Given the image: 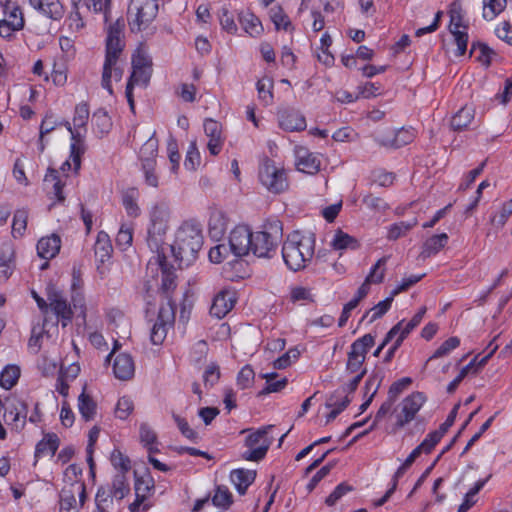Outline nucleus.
Instances as JSON below:
<instances>
[{
	"label": "nucleus",
	"instance_id": "f257e3e1",
	"mask_svg": "<svg viewBox=\"0 0 512 512\" xmlns=\"http://www.w3.org/2000/svg\"><path fill=\"white\" fill-rule=\"evenodd\" d=\"M156 264L162 273L161 291L165 294L167 302L162 304L157 319L150 330V340L154 345H161L165 340L168 330L175 322V304L172 302L170 294L176 288L175 273L169 268L166 256L163 252H158L149 261V265Z\"/></svg>",
	"mask_w": 512,
	"mask_h": 512
},
{
	"label": "nucleus",
	"instance_id": "f03ea898",
	"mask_svg": "<svg viewBox=\"0 0 512 512\" xmlns=\"http://www.w3.org/2000/svg\"><path fill=\"white\" fill-rule=\"evenodd\" d=\"M316 239L313 233H290L282 246V257L292 271H300L308 266L315 254Z\"/></svg>",
	"mask_w": 512,
	"mask_h": 512
},
{
	"label": "nucleus",
	"instance_id": "7ed1b4c3",
	"mask_svg": "<svg viewBox=\"0 0 512 512\" xmlns=\"http://www.w3.org/2000/svg\"><path fill=\"white\" fill-rule=\"evenodd\" d=\"M203 244V236L198 225L184 222L175 233L171 250L181 268L190 266L196 259Z\"/></svg>",
	"mask_w": 512,
	"mask_h": 512
},
{
	"label": "nucleus",
	"instance_id": "20e7f679",
	"mask_svg": "<svg viewBox=\"0 0 512 512\" xmlns=\"http://www.w3.org/2000/svg\"><path fill=\"white\" fill-rule=\"evenodd\" d=\"M124 27V20L117 19L116 22L110 24L107 29L106 54L103 65L101 85L110 95H113V88L111 84L112 66L118 63L119 57L124 48Z\"/></svg>",
	"mask_w": 512,
	"mask_h": 512
},
{
	"label": "nucleus",
	"instance_id": "39448f33",
	"mask_svg": "<svg viewBox=\"0 0 512 512\" xmlns=\"http://www.w3.org/2000/svg\"><path fill=\"white\" fill-rule=\"evenodd\" d=\"M282 239L280 221H273L263 226V230L253 233L251 252L260 258H272Z\"/></svg>",
	"mask_w": 512,
	"mask_h": 512
},
{
	"label": "nucleus",
	"instance_id": "423d86ee",
	"mask_svg": "<svg viewBox=\"0 0 512 512\" xmlns=\"http://www.w3.org/2000/svg\"><path fill=\"white\" fill-rule=\"evenodd\" d=\"M170 210L164 203L155 204L150 211V226L148 229V245L155 249L156 254L164 243V237L169 227Z\"/></svg>",
	"mask_w": 512,
	"mask_h": 512
},
{
	"label": "nucleus",
	"instance_id": "0eeeda50",
	"mask_svg": "<svg viewBox=\"0 0 512 512\" xmlns=\"http://www.w3.org/2000/svg\"><path fill=\"white\" fill-rule=\"evenodd\" d=\"M158 13L157 0H131L128 8V23L132 32L145 30Z\"/></svg>",
	"mask_w": 512,
	"mask_h": 512
},
{
	"label": "nucleus",
	"instance_id": "6e6552de",
	"mask_svg": "<svg viewBox=\"0 0 512 512\" xmlns=\"http://www.w3.org/2000/svg\"><path fill=\"white\" fill-rule=\"evenodd\" d=\"M374 343V337L371 334H365L351 344L346 363V372L360 374L362 371H366L364 362L368 351L373 347Z\"/></svg>",
	"mask_w": 512,
	"mask_h": 512
},
{
	"label": "nucleus",
	"instance_id": "1a4fd4ad",
	"mask_svg": "<svg viewBox=\"0 0 512 512\" xmlns=\"http://www.w3.org/2000/svg\"><path fill=\"white\" fill-rule=\"evenodd\" d=\"M450 24L449 30L454 37V42L457 45L455 55L462 56L467 50L468 43V26L464 23V15L460 4L453 3L450 11Z\"/></svg>",
	"mask_w": 512,
	"mask_h": 512
},
{
	"label": "nucleus",
	"instance_id": "9d476101",
	"mask_svg": "<svg viewBox=\"0 0 512 512\" xmlns=\"http://www.w3.org/2000/svg\"><path fill=\"white\" fill-rule=\"evenodd\" d=\"M261 183L272 193H281L288 188L285 170L278 168L272 161L266 160L260 170Z\"/></svg>",
	"mask_w": 512,
	"mask_h": 512
},
{
	"label": "nucleus",
	"instance_id": "9b49d317",
	"mask_svg": "<svg viewBox=\"0 0 512 512\" xmlns=\"http://www.w3.org/2000/svg\"><path fill=\"white\" fill-rule=\"evenodd\" d=\"M272 426L258 429L246 438L248 450L243 453V458L248 461H259L263 459L268 451L271 441L267 438L268 430Z\"/></svg>",
	"mask_w": 512,
	"mask_h": 512
},
{
	"label": "nucleus",
	"instance_id": "f8f14e48",
	"mask_svg": "<svg viewBox=\"0 0 512 512\" xmlns=\"http://www.w3.org/2000/svg\"><path fill=\"white\" fill-rule=\"evenodd\" d=\"M426 402V396L422 392H413L400 403V412L396 415L395 427L403 428L410 423Z\"/></svg>",
	"mask_w": 512,
	"mask_h": 512
},
{
	"label": "nucleus",
	"instance_id": "ddd939ff",
	"mask_svg": "<svg viewBox=\"0 0 512 512\" xmlns=\"http://www.w3.org/2000/svg\"><path fill=\"white\" fill-rule=\"evenodd\" d=\"M253 241V233L246 225L236 226L229 236L230 251L236 257H242L251 252V242Z\"/></svg>",
	"mask_w": 512,
	"mask_h": 512
},
{
	"label": "nucleus",
	"instance_id": "4468645a",
	"mask_svg": "<svg viewBox=\"0 0 512 512\" xmlns=\"http://www.w3.org/2000/svg\"><path fill=\"white\" fill-rule=\"evenodd\" d=\"M60 126L63 125L71 134L70 145V159L73 164L74 171L77 172L81 166V157L85 152L84 134L80 130L72 127L69 121L59 122Z\"/></svg>",
	"mask_w": 512,
	"mask_h": 512
},
{
	"label": "nucleus",
	"instance_id": "2eb2a0df",
	"mask_svg": "<svg viewBox=\"0 0 512 512\" xmlns=\"http://www.w3.org/2000/svg\"><path fill=\"white\" fill-rule=\"evenodd\" d=\"M297 169L307 174H315L320 170L321 160L306 147L297 146L294 150Z\"/></svg>",
	"mask_w": 512,
	"mask_h": 512
},
{
	"label": "nucleus",
	"instance_id": "dca6fc26",
	"mask_svg": "<svg viewBox=\"0 0 512 512\" xmlns=\"http://www.w3.org/2000/svg\"><path fill=\"white\" fill-rule=\"evenodd\" d=\"M49 309L61 321L63 327H66L72 320L73 311L65 297L59 292H53L48 295Z\"/></svg>",
	"mask_w": 512,
	"mask_h": 512
},
{
	"label": "nucleus",
	"instance_id": "f3484780",
	"mask_svg": "<svg viewBox=\"0 0 512 512\" xmlns=\"http://www.w3.org/2000/svg\"><path fill=\"white\" fill-rule=\"evenodd\" d=\"M153 489L154 483L152 479L143 477L136 478L134 485L136 498L134 502L130 504L129 510L131 512H138L141 506H143V510H148L150 505L145 504V501Z\"/></svg>",
	"mask_w": 512,
	"mask_h": 512
},
{
	"label": "nucleus",
	"instance_id": "a211bd4d",
	"mask_svg": "<svg viewBox=\"0 0 512 512\" xmlns=\"http://www.w3.org/2000/svg\"><path fill=\"white\" fill-rule=\"evenodd\" d=\"M205 135L209 138L207 148L212 155H218L222 150V126L213 119H206L203 124Z\"/></svg>",
	"mask_w": 512,
	"mask_h": 512
},
{
	"label": "nucleus",
	"instance_id": "6ab92c4d",
	"mask_svg": "<svg viewBox=\"0 0 512 512\" xmlns=\"http://www.w3.org/2000/svg\"><path fill=\"white\" fill-rule=\"evenodd\" d=\"M236 303L235 293L232 291H221L213 299L210 314L218 319L224 318Z\"/></svg>",
	"mask_w": 512,
	"mask_h": 512
},
{
	"label": "nucleus",
	"instance_id": "aec40b11",
	"mask_svg": "<svg viewBox=\"0 0 512 512\" xmlns=\"http://www.w3.org/2000/svg\"><path fill=\"white\" fill-rule=\"evenodd\" d=\"M29 4L47 18L59 21L65 14V9L60 0H28Z\"/></svg>",
	"mask_w": 512,
	"mask_h": 512
},
{
	"label": "nucleus",
	"instance_id": "412c9836",
	"mask_svg": "<svg viewBox=\"0 0 512 512\" xmlns=\"http://www.w3.org/2000/svg\"><path fill=\"white\" fill-rule=\"evenodd\" d=\"M279 125L282 129L290 132L303 131L306 129V119L297 110L285 109L278 114Z\"/></svg>",
	"mask_w": 512,
	"mask_h": 512
},
{
	"label": "nucleus",
	"instance_id": "4be33fe9",
	"mask_svg": "<svg viewBox=\"0 0 512 512\" xmlns=\"http://www.w3.org/2000/svg\"><path fill=\"white\" fill-rule=\"evenodd\" d=\"M351 398L345 394V391H334L326 401V407L330 409L327 415L326 422L329 423L334 420L346 407L350 404Z\"/></svg>",
	"mask_w": 512,
	"mask_h": 512
},
{
	"label": "nucleus",
	"instance_id": "5701e85b",
	"mask_svg": "<svg viewBox=\"0 0 512 512\" xmlns=\"http://www.w3.org/2000/svg\"><path fill=\"white\" fill-rule=\"evenodd\" d=\"M135 366L133 358L127 353L116 356L113 364V373L120 380H129L134 376Z\"/></svg>",
	"mask_w": 512,
	"mask_h": 512
},
{
	"label": "nucleus",
	"instance_id": "b1692460",
	"mask_svg": "<svg viewBox=\"0 0 512 512\" xmlns=\"http://www.w3.org/2000/svg\"><path fill=\"white\" fill-rule=\"evenodd\" d=\"M86 499V488L83 482L75 481L65 485L60 492V500L79 503L82 506Z\"/></svg>",
	"mask_w": 512,
	"mask_h": 512
},
{
	"label": "nucleus",
	"instance_id": "393cba45",
	"mask_svg": "<svg viewBox=\"0 0 512 512\" xmlns=\"http://www.w3.org/2000/svg\"><path fill=\"white\" fill-rule=\"evenodd\" d=\"M61 247V239L58 235L52 234L42 237L37 243V253L39 257L49 260L54 258Z\"/></svg>",
	"mask_w": 512,
	"mask_h": 512
},
{
	"label": "nucleus",
	"instance_id": "a878e982",
	"mask_svg": "<svg viewBox=\"0 0 512 512\" xmlns=\"http://www.w3.org/2000/svg\"><path fill=\"white\" fill-rule=\"evenodd\" d=\"M414 139L413 129L401 128L393 133V138H379L378 141L381 145L389 148H401Z\"/></svg>",
	"mask_w": 512,
	"mask_h": 512
},
{
	"label": "nucleus",
	"instance_id": "bb28decb",
	"mask_svg": "<svg viewBox=\"0 0 512 512\" xmlns=\"http://www.w3.org/2000/svg\"><path fill=\"white\" fill-rule=\"evenodd\" d=\"M256 472L247 469H235L230 474V479L240 494H245L247 488L254 482Z\"/></svg>",
	"mask_w": 512,
	"mask_h": 512
},
{
	"label": "nucleus",
	"instance_id": "cd10ccee",
	"mask_svg": "<svg viewBox=\"0 0 512 512\" xmlns=\"http://www.w3.org/2000/svg\"><path fill=\"white\" fill-rule=\"evenodd\" d=\"M60 439L55 433H46L42 440H40L35 448V458L43 456H54L59 448Z\"/></svg>",
	"mask_w": 512,
	"mask_h": 512
},
{
	"label": "nucleus",
	"instance_id": "c85d7f7f",
	"mask_svg": "<svg viewBox=\"0 0 512 512\" xmlns=\"http://www.w3.org/2000/svg\"><path fill=\"white\" fill-rule=\"evenodd\" d=\"M94 252L97 260L101 263H105L109 260L113 253V247L109 235L100 231L97 234L96 242L94 245Z\"/></svg>",
	"mask_w": 512,
	"mask_h": 512
},
{
	"label": "nucleus",
	"instance_id": "c756f323",
	"mask_svg": "<svg viewBox=\"0 0 512 512\" xmlns=\"http://www.w3.org/2000/svg\"><path fill=\"white\" fill-rule=\"evenodd\" d=\"M238 20L244 31L252 37L259 36L263 31L259 18L249 11H242L238 16Z\"/></svg>",
	"mask_w": 512,
	"mask_h": 512
},
{
	"label": "nucleus",
	"instance_id": "7c9ffc66",
	"mask_svg": "<svg viewBox=\"0 0 512 512\" xmlns=\"http://www.w3.org/2000/svg\"><path fill=\"white\" fill-rule=\"evenodd\" d=\"M448 239L449 237L446 233L433 235L432 237L428 238L423 244L421 256L426 259L432 255L437 254L446 246Z\"/></svg>",
	"mask_w": 512,
	"mask_h": 512
},
{
	"label": "nucleus",
	"instance_id": "2f4dec72",
	"mask_svg": "<svg viewBox=\"0 0 512 512\" xmlns=\"http://www.w3.org/2000/svg\"><path fill=\"white\" fill-rule=\"evenodd\" d=\"M14 270V251L7 245L0 252V282H5Z\"/></svg>",
	"mask_w": 512,
	"mask_h": 512
},
{
	"label": "nucleus",
	"instance_id": "473e14b6",
	"mask_svg": "<svg viewBox=\"0 0 512 512\" xmlns=\"http://www.w3.org/2000/svg\"><path fill=\"white\" fill-rule=\"evenodd\" d=\"M475 117V111L472 107H462L451 119V127L455 131L468 129Z\"/></svg>",
	"mask_w": 512,
	"mask_h": 512
},
{
	"label": "nucleus",
	"instance_id": "72a5a7b5",
	"mask_svg": "<svg viewBox=\"0 0 512 512\" xmlns=\"http://www.w3.org/2000/svg\"><path fill=\"white\" fill-rule=\"evenodd\" d=\"M78 410L81 417L86 421H92L97 414V404L92 397L83 391L78 397Z\"/></svg>",
	"mask_w": 512,
	"mask_h": 512
},
{
	"label": "nucleus",
	"instance_id": "f704fd0d",
	"mask_svg": "<svg viewBox=\"0 0 512 512\" xmlns=\"http://www.w3.org/2000/svg\"><path fill=\"white\" fill-rule=\"evenodd\" d=\"M44 182L46 184H52V194L57 199L58 202H63L65 200V196L63 195V186L65 183L62 182L59 172L53 168H48L47 173L44 177Z\"/></svg>",
	"mask_w": 512,
	"mask_h": 512
},
{
	"label": "nucleus",
	"instance_id": "c9c22d12",
	"mask_svg": "<svg viewBox=\"0 0 512 512\" xmlns=\"http://www.w3.org/2000/svg\"><path fill=\"white\" fill-rule=\"evenodd\" d=\"M92 125L96 134L103 137L110 131L112 122L107 112L100 109L93 114Z\"/></svg>",
	"mask_w": 512,
	"mask_h": 512
},
{
	"label": "nucleus",
	"instance_id": "e433bc0d",
	"mask_svg": "<svg viewBox=\"0 0 512 512\" xmlns=\"http://www.w3.org/2000/svg\"><path fill=\"white\" fill-rule=\"evenodd\" d=\"M417 223V219L413 218L410 221H400L390 225L387 228V239L394 241L405 236Z\"/></svg>",
	"mask_w": 512,
	"mask_h": 512
},
{
	"label": "nucleus",
	"instance_id": "4c0bfd02",
	"mask_svg": "<svg viewBox=\"0 0 512 512\" xmlns=\"http://www.w3.org/2000/svg\"><path fill=\"white\" fill-rule=\"evenodd\" d=\"M142 171L145 184L152 188H158L159 176L156 173V159L152 157L145 158L142 163Z\"/></svg>",
	"mask_w": 512,
	"mask_h": 512
},
{
	"label": "nucleus",
	"instance_id": "58836bf2",
	"mask_svg": "<svg viewBox=\"0 0 512 512\" xmlns=\"http://www.w3.org/2000/svg\"><path fill=\"white\" fill-rule=\"evenodd\" d=\"M270 19L275 25L276 30L292 31L293 26L288 15L279 6H274L269 12Z\"/></svg>",
	"mask_w": 512,
	"mask_h": 512
},
{
	"label": "nucleus",
	"instance_id": "ea45409f",
	"mask_svg": "<svg viewBox=\"0 0 512 512\" xmlns=\"http://www.w3.org/2000/svg\"><path fill=\"white\" fill-rule=\"evenodd\" d=\"M332 246L335 250H355L360 246V244L356 238L339 230L334 235V238L332 240Z\"/></svg>",
	"mask_w": 512,
	"mask_h": 512
},
{
	"label": "nucleus",
	"instance_id": "a19ab883",
	"mask_svg": "<svg viewBox=\"0 0 512 512\" xmlns=\"http://www.w3.org/2000/svg\"><path fill=\"white\" fill-rule=\"evenodd\" d=\"M114 498L122 500L130 491L126 474L117 473L113 480L112 485L109 487Z\"/></svg>",
	"mask_w": 512,
	"mask_h": 512
},
{
	"label": "nucleus",
	"instance_id": "79ce46f5",
	"mask_svg": "<svg viewBox=\"0 0 512 512\" xmlns=\"http://www.w3.org/2000/svg\"><path fill=\"white\" fill-rule=\"evenodd\" d=\"M140 442L147 447L149 453L157 452L158 449L154 447L157 443V435L148 423H141L139 427Z\"/></svg>",
	"mask_w": 512,
	"mask_h": 512
},
{
	"label": "nucleus",
	"instance_id": "37998d69",
	"mask_svg": "<svg viewBox=\"0 0 512 512\" xmlns=\"http://www.w3.org/2000/svg\"><path fill=\"white\" fill-rule=\"evenodd\" d=\"M20 377V369L16 365H7L0 374V385L6 390L11 389Z\"/></svg>",
	"mask_w": 512,
	"mask_h": 512
},
{
	"label": "nucleus",
	"instance_id": "c03bdc74",
	"mask_svg": "<svg viewBox=\"0 0 512 512\" xmlns=\"http://www.w3.org/2000/svg\"><path fill=\"white\" fill-rule=\"evenodd\" d=\"M507 0H483V18L495 19L506 7Z\"/></svg>",
	"mask_w": 512,
	"mask_h": 512
},
{
	"label": "nucleus",
	"instance_id": "a18cd8bd",
	"mask_svg": "<svg viewBox=\"0 0 512 512\" xmlns=\"http://www.w3.org/2000/svg\"><path fill=\"white\" fill-rule=\"evenodd\" d=\"M28 211L18 209L15 211L12 222V235L14 238L22 237L27 228Z\"/></svg>",
	"mask_w": 512,
	"mask_h": 512
},
{
	"label": "nucleus",
	"instance_id": "49530a36",
	"mask_svg": "<svg viewBox=\"0 0 512 512\" xmlns=\"http://www.w3.org/2000/svg\"><path fill=\"white\" fill-rule=\"evenodd\" d=\"M258 97L261 102L268 106L273 102V81L270 78H262L257 84Z\"/></svg>",
	"mask_w": 512,
	"mask_h": 512
},
{
	"label": "nucleus",
	"instance_id": "de8ad7c7",
	"mask_svg": "<svg viewBox=\"0 0 512 512\" xmlns=\"http://www.w3.org/2000/svg\"><path fill=\"white\" fill-rule=\"evenodd\" d=\"M494 342H495V339L489 343L488 349H490V351L486 356L482 357L481 359H479V357L476 356L472 359V361L470 363H468L466 366L463 367V368H467V370H466L467 375L470 372H472L473 374H477L486 365L489 358L495 353V351L498 348V345L495 344Z\"/></svg>",
	"mask_w": 512,
	"mask_h": 512
},
{
	"label": "nucleus",
	"instance_id": "09e8293b",
	"mask_svg": "<svg viewBox=\"0 0 512 512\" xmlns=\"http://www.w3.org/2000/svg\"><path fill=\"white\" fill-rule=\"evenodd\" d=\"M5 15L6 18L4 20L10 22L11 27L18 28L19 30L24 27V18L19 6H11L10 3H8L5 6Z\"/></svg>",
	"mask_w": 512,
	"mask_h": 512
},
{
	"label": "nucleus",
	"instance_id": "8fccbe9b",
	"mask_svg": "<svg viewBox=\"0 0 512 512\" xmlns=\"http://www.w3.org/2000/svg\"><path fill=\"white\" fill-rule=\"evenodd\" d=\"M7 417L11 423H15L18 426V422L21 421V426L25 424L27 417V404L24 401L17 400L13 405V408L7 412Z\"/></svg>",
	"mask_w": 512,
	"mask_h": 512
},
{
	"label": "nucleus",
	"instance_id": "3c124183",
	"mask_svg": "<svg viewBox=\"0 0 512 512\" xmlns=\"http://www.w3.org/2000/svg\"><path fill=\"white\" fill-rule=\"evenodd\" d=\"M276 376V373H266L263 375V378L266 379V386L260 392V395L279 392L287 385V379L285 377L281 378L280 380L274 381Z\"/></svg>",
	"mask_w": 512,
	"mask_h": 512
},
{
	"label": "nucleus",
	"instance_id": "603ef678",
	"mask_svg": "<svg viewBox=\"0 0 512 512\" xmlns=\"http://www.w3.org/2000/svg\"><path fill=\"white\" fill-rule=\"evenodd\" d=\"M201 157L197 148L196 141H191L186 152L184 166L186 169L194 171L200 165Z\"/></svg>",
	"mask_w": 512,
	"mask_h": 512
},
{
	"label": "nucleus",
	"instance_id": "864d4df0",
	"mask_svg": "<svg viewBox=\"0 0 512 512\" xmlns=\"http://www.w3.org/2000/svg\"><path fill=\"white\" fill-rule=\"evenodd\" d=\"M89 119V107L87 103H80L76 105L73 116V126L77 130L84 129Z\"/></svg>",
	"mask_w": 512,
	"mask_h": 512
},
{
	"label": "nucleus",
	"instance_id": "5fc2aeb1",
	"mask_svg": "<svg viewBox=\"0 0 512 512\" xmlns=\"http://www.w3.org/2000/svg\"><path fill=\"white\" fill-rule=\"evenodd\" d=\"M388 257L380 258L374 266L371 268L369 274L366 277V280L371 284L381 283L385 276V265L387 263Z\"/></svg>",
	"mask_w": 512,
	"mask_h": 512
},
{
	"label": "nucleus",
	"instance_id": "6e6d98bb",
	"mask_svg": "<svg viewBox=\"0 0 512 512\" xmlns=\"http://www.w3.org/2000/svg\"><path fill=\"white\" fill-rule=\"evenodd\" d=\"M383 373L380 371L373 372L365 382L364 386V396L372 397L376 395L379 387L381 386L383 380Z\"/></svg>",
	"mask_w": 512,
	"mask_h": 512
},
{
	"label": "nucleus",
	"instance_id": "4d7b16f0",
	"mask_svg": "<svg viewBox=\"0 0 512 512\" xmlns=\"http://www.w3.org/2000/svg\"><path fill=\"white\" fill-rule=\"evenodd\" d=\"M459 345L460 339L458 337H450L435 350V352L429 358V360L445 357L449 355L450 352L456 349Z\"/></svg>",
	"mask_w": 512,
	"mask_h": 512
},
{
	"label": "nucleus",
	"instance_id": "13d9d810",
	"mask_svg": "<svg viewBox=\"0 0 512 512\" xmlns=\"http://www.w3.org/2000/svg\"><path fill=\"white\" fill-rule=\"evenodd\" d=\"M151 68H133L132 74L127 82V84L135 85H144L146 86L150 81L151 77Z\"/></svg>",
	"mask_w": 512,
	"mask_h": 512
},
{
	"label": "nucleus",
	"instance_id": "bf43d9fd",
	"mask_svg": "<svg viewBox=\"0 0 512 512\" xmlns=\"http://www.w3.org/2000/svg\"><path fill=\"white\" fill-rule=\"evenodd\" d=\"M173 419L180 430L181 434L189 439L192 442H198L199 435L198 433L190 427L186 419L180 417L179 415L173 414Z\"/></svg>",
	"mask_w": 512,
	"mask_h": 512
},
{
	"label": "nucleus",
	"instance_id": "052dcab7",
	"mask_svg": "<svg viewBox=\"0 0 512 512\" xmlns=\"http://www.w3.org/2000/svg\"><path fill=\"white\" fill-rule=\"evenodd\" d=\"M66 24H67L68 30L74 34H78L84 29L85 22L80 14L78 8H75L71 11V13L69 14V16L66 20Z\"/></svg>",
	"mask_w": 512,
	"mask_h": 512
},
{
	"label": "nucleus",
	"instance_id": "680f3d73",
	"mask_svg": "<svg viewBox=\"0 0 512 512\" xmlns=\"http://www.w3.org/2000/svg\"><path fill=\"white\" fill-rule=\"evenodd\" d=\"M476 59L481 62L483 65L488 66L491 62V55L494 54V52L485 44L482 43H473L470 51V55L476 54Z\"/></svg>",
	"mask_w": 512,
	"mask_h": 512
},
{
	"label": "nucleus",
	"instance_id": "e2e57ef3",
	"mask_svg": "<svg viewBox=\"0 0 512 512\" xmlns=\"http://www.w3.org/2000/svg\"><path fill=\"white\" fill-rule=\"evenodd\" d=\"M133 410H134L133 401L129 397L123 396L117 402V405L115 408V414H116L117 418H119L121 420H125L129 417V415L133 412Z\"/></svg>",
	"mask_w": 512,
	"mask_h": 512
},
{
	"label": "nucleus",
	"instance_id": "0e129e2a",
	"mask_svg": "<svg viewBox=\"0 0 512 512\" xmlns=\"http://www.w3.org/2000/svg\"><path fill=\"white\" fill-rule=\"evenodd\" d=\"M409 334L410 332L404 326V320H401L388 331L385 336V343H389L395 339H399V342L403 343Z\"/></svg>",
	"mask_w": 512,
	"mask_h": 512
},
{
	"label": "nucleus",
	"instance_id": "69168bd1",
	"mask_svg": "<svg viewBox=\"0 0 512 512\" xmlns=\"http://www.w3.org/2000/svg\"><path fill=\"white\" fill-rule=\"evenodd\" d=\"M443 436L436 430L430 432L426 438L416 447L420 454H429Z\"/></svg>",
	"mask_w": 512,
	"mask_h": 512
},
{
	"label": "nucleus",
	"instance_id": "338daca9",
	"mask_svg": "<svg viewBox=\"0 0 512 512\" xmlns=\"http://www.w3.org/2000/svg\"><path fill=\"white\" fill-rule=\"evenodd\" d=\"M67 66L64 62H54L51 79L56 86H64L67 82Z\"/></svg>",
	"mask_w": 512,
	"mask_h": 512
},
{
	"label": "nucleus",
	"instance_id": "774afa93",
	"mask_svg": "<svg viewBox=\"0 0 512 512\" xmlns=\"http://www.w3.org/2000/svg\"><path fill=\"white\" fill-rule=\"evenodd\" d=\"M255 378V372L251 366H244L237 375V385L241 389H247L252 386Z\"/></svg>",
	"mask_w": 512,
	"mask_h": 512
}]
</instances>
